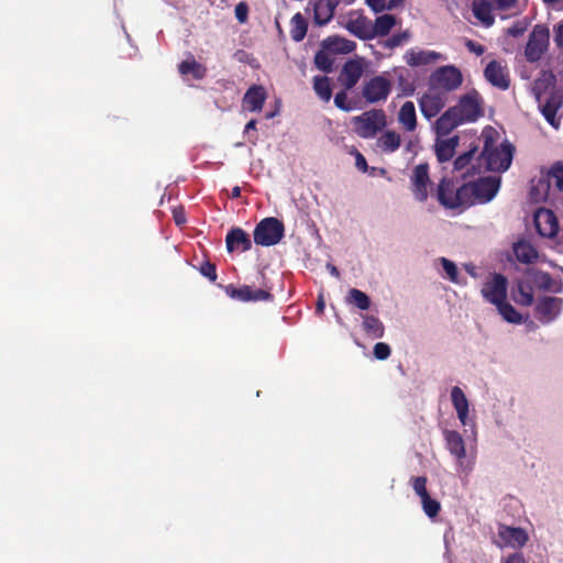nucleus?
Masks as SVG:
<instances>
[{
    "mask_svg": "<svg viewBox=\"0 0 563 563\" xmlns=\"http://www.w3.org/2000/svg\"><path fill=\"white\" fill-rule=\"evenodd\" d=\"M225 246L229 253L234 251L246 252L252 249V241L243 229L236 227L227 233Z\"/></svg>",
    "mask_w": 563,
    "mask_h": 563,
    "instance_id": "nucleus-20",
    "label": "nucleus"
},
{
    "mask_svg": "<svg viewBox=\"0 0 563 563\" xmlns=\"http://www.w3.org/2000/svg\"><path fill=\"white\" fill-rule=\"evenodd\" d=\"M355 166L358 170L363 173H365L368 168L365 157L360 152H356L355 155Z\"/></svg>",
    "mask_w": 563,
    "mask_h": 563,
    "instance_id": "nucleus-59",
    "label": "nucleus"
},
{
    "mask_svg": "<svg viewBox=\"0 0 563 563\" xmlns=\"http://www.w3.org/2000/svg\"><path fill=\"white\" fill-rule=\"evenodd\" d=\"M463 122H475L482 114L479 96L476 91L462 96L453 107Z\"/></svg>",
    "mask_w": 563,
    "mask_h": 563,
    "instance_id": "nucleus-11",
    "label": "nucleus"
},
{
    "mask_svg": "<svg viewBox=\"0 0 563 563\" xmlns=\"http://www.w3.org/2000/svg\"><path fill=\"white\" fill-rule=\"evenodd\" d=\"M550 44V32L544 25L537 24L529 35L525 47V57L529 63L539 62L547 53Z\"/></svg>",
    "mask_w": 563,
    "mask_h": 563,
    "instance_id": "nucleus-7",
    "label": "nucleus"
},
{
    "mask_svg": "<svg viewBox=\"0 0 563 563\" xmlns=\"http://www.w3.org/2000/svg\"><path fill=\"white\" fill-rule=\"evenodd\" d=\"M532 93L547 122L554 129H559L561 121L556 117V113L563 104V95L559 90L552 89L547 100L543 102L544 85L540 81H536Z\"/></svg>",
    "mask_w": 563,
    "mask_h": 563,
    "instance_id": "nucleus-3",
    "label": "nucleus"
},
{
    "mask_svg": "<svg viewBox=\"0 0 563 563\" xmlns=\"http://www.w3.org/2000/svg\"><path fill=\"white\" fill-rule=\"evenodd\" d=\"M451 401L460 422L462 426H466L470 412V402L464 391L459 386H454L451 389Z\"/></svg>",
    "mask_w": 563,
    "mask_h": 563,
    "instance_id": "nucleus-27",
    "label": "nucleus"
},
{
    "mask_svg": "<svg viewBox=\"0 0 563 563\" xmlns=\"http://www.w3.org/2000/svg\"><path fill=\"white\" fill-rule=\"evenodd\" d=\"M463 75L453 65H445L437 68L429 77V87L437 92H451L461 87Z\"/></svg>",
    "mask_w": 563,
    "mask_h": 563,
    "instance_id": "nucleus-4",
    "label": "nucleus"
},
{
    "mask_svg": "<svg viewBox=\"0 0 563 563\" xmlns=\"http://www.w3.org/2000/svg\"><path fill=\"white\" fill-rule=\"evenodd\" d=\"M444 440L446 449L459 460L465 457V444L462 435L454 430H444Z\"/></svg>",
    "mask_w": 563,
    "mask_h": 563,
    "instance_id": "nucleus-30",
    "label": "nucleus"
},
{
    "mask_svg": "<svg viewBox=\"0 0 563 563\" xmlns=\"http://www.w3.org/2000/svg\"><path fill=\"white\" fill-rule=\"evenodd\" d=\"M507 278L503 274L495 273L484 283L481 294L487 302L496 306L507 299Z\"/></svg>",
    "mask_w": 563,
    "mask_h": 563,
    "instance_id": "nucleus-10",
    "label": "nucleus"
},
{
    "mask_svg": "<svg viewBox=\"0 0 563 563\" xmlns=\"http://www.w3.org/2000/svg\"><path fill=\"white\" fill-rule=\"evenodd\" d=\"M313 90L316 95L323 101H330L332 97V88L330 79L327 76H316L313 78Z\"/></svg>",
    "mask_w": 563,
    "mask_h": 563,
    "instance_id": "nucleus-40",
    "label": "nucleus"
},
{
    "mask_svg": "<svg viewBox=\"0 0 563 563\" xmlns=\"http://www.w3.org/2000/svg\"><path fill=\"white\" fill-rule=\"evenodd\" d=\"M173 218L177 225H183L186 223V216L183 208L174 209L173 210Z\"/></svg>",
    "mask_w": 563,
    "mask_h": 563,
    "instance_id": "nucleus-60",
    "label": "nucleus"
},
{
    "mask_svg": "<svg viewBox=\"0 0 563 563\" xmlns=\"http://www.w3.org/2000/svg\"><path fill=\"white\" fill-rule=\"evenodd\" d=\"M537 232L542 238H554L559 232V221L555 213L545 208H539L533 217Z\"/></svg>",
    "mask_w": 563,
    "mask_h": 563,
    "instance_id": "nucleus-13",
    "label": "nucleus"
},
{
    "mask_svg": "<svg viewBox=\"0 0 563 563\" xmlns=\"http://www.w3.org/2000/svg\"><path fill=\"white\" fill-rule=\"evenodd\" d=\"M396 23L397 19L395 15L383 14L377 16L374 23L372 22L373 38L388 35Z\"/></svg>",
    "mask_w": 563,
    "mask_h": 563,
    "instance_id": "nucleus-34",
    "label": "nucleus"
},
{
    "mask_svg": "<svg viewBox=\"0 0 563 563\" xmlns=\"http://www.w3.org/2000/svg\"><path fill=\"white\" fill-rule=\"evenodd\" d=\"M409 36L410 34L408 31L393 34L389 38L385 41L384 47L393 49L397 46H400L404 42H406L409 38Z\"/></svg>",
    "mask_w": 563,
    "mask_h": 563,
    "instance_id": "nucleus-49",
    "label": "nucleus"
},
{
    "mask_svg": "<svg viewBox=\"0 0 563 563\" xmlns=\"http://www.w3.org/2000/svg\"><path fill=\"white\" fill-rule=\"evenodd\" d=\"M354 130L363 139H373L386 124V113L382 109H372L353 118Z\"/></svg>",
    "mask_w": 563,
    "mask_h": 563,
    "instance_id": "nucleus-5",
    "label": "nucleus"
},
{
    "mask_svg": "<svg viewBox=\"0 0 563 563\" xmlns=\"http://www.w3.org/2000/svg\"><path fill=\"white\" fill-rule=\"evenodd\" d=\"M345 29L362 41L373 40L372 21L365 15L349 20L345 24Z\"/></svg>",
    "mask_w": 563,
    "mask_h": 563,
    "instance_id": "nucleus-24",
    "label": "nucleus"
},
{
    "mask_svg": "<svg viewBox=\"0 0 563 563\" xmlns=\"http://www.w3.org/2000/svg\"><path fill=\"white\" fill-rule=\"evenodd\" d=\"M404 1L405 0H389L387 3H385V10H394L398 7H401Z\"/></svg>",
    "mask_w": 563,
    "mask_h": 563,
    "instance_id": "nucleus-62",
    "label": "nucleus"
},
{
    "mask_svg": "<svg viewBox=\"0 0 563 563\" xmlns=\"http://www.w3.org/2000/svg\"><path fill=\"white\" fill-rule=\"evenodd\" d=\"M484 77L492 86L500 90H507L510 86L508 68L499 60H492L486 65Z\"/></svg>",
    "mask_w": 563,
    "mask_h": 563,
    "instance_id": "nucleus-16",
    "label": "nucleus"
},
{
    "mask_svg": "<svg viewBox=\"0 0 563 563\" xmlns=\"http://www.w3.org/2000/svg\"><path fill=\"white\" fill-rule=\"evenodd\" d=\"M314 64L322 71H332L333 60L323 48L316 54Z\"/></svg>",
    "mask_w": 563,
    "mask_h": 563,
    "instance_id": "nucleus-46",
    "label": "nucleus"
},
{
    "mask_svg": "<svg viewBox=\"0 0 563 563\" xmlns=\"http://www.w3.org/2000/svg\"><path fill=\"white\" fill-rule=\"evenodd\" d=\"M472 11L474 16L479 20L485 26H492L495 22L493 15L492 1L488 0H473Z\"/></svg>",
    "mask_w": 563,
    "mask_h": 563,
    "instance_id": "nucleus-29",
    "label": "nucleus"
},
{
    "mask_svg": "<svg viewBox=\"0 0 563 563\" xmlns=\"http://www.w3.org/2000/svg\"><path fill=\"white\" fill-rule=\"evenodd\" d=\"M391 350L387 343L378 342L374 345V355L377 360L384 361L390 356Z\"/></svg>",
    "mask_w": 563,
    "mask_h": 563,
    "instance_id": "nucleus-52",
    "label": "nucleus"
},
{
    "mask_svg": "<svg viewBox=\"0 0 563 563\" xmlns=\"http://www.w3.org/2000/svg\"><path fill=\"white\" fill-rule=\"evenodd\" d=\"M285 234L284 223L274 217L261 220L253 232L254 243L261 246L278 244Z\"/></svg>",
    "mask_w": 563,
    "mask_h": 563,
    "instance_id": "nucleus-6",
    "label": "nucleus"
},
{
    "mask_svg": "<svg viewBox=\"0 0 563 563\" xmlns=\"http://www.w3.org/2000/svg\"><path fill=\"white\" fill-rule=\"evenodd\" d=\"M494 134L493 129L484 131L483 151L476 161L485 164V170L504 173L512 163L515 146L508 141L498 145L497 137Z\"/></svg>",
    "mask_w": 563,
    "mask_h": 563,
    "instance_id": "nucleus-1",
    "label": "nucleus"
},
{
    "mask_svg": "<svg viewBox=\"0 0 563 563\" xmlns=\"http://www.w3.org/2000/svg\"><path fill=\"white\" fill-rule=\"evenodd\" d=\"M363 329L368 336L380 339L384 336L385 328L383 322L375 316H365L363 319Z\"/></svg>",
    "mask_w": 563,
    "mask_h": 563,
    "instance_id": "nucleus-38",
    "label": "nucleus"
},
{
    "mask_svg": "<svg viewBox=\"0 0 563 563\" xmlns=\"http://www.w3.org/2000/svg\"><path fill=\"white\" fill-rule=\"evenodd\" d=\"M496 308L507 322L516 324L521 323L522 316L506 300L501 301V303H497Z\"/></svg>",
    "mask_w": 563,
    "mask_h": 563,
    "instance_id": "nucleus-43",
    "label": "nucleus"
},
{
    "mask_svg": "<svg viewBox=\"0 0 563 563\" xmlns=\"http://www.w3.org/2000/svg\"><path fill=\"white\" fill-rule=\"evenodd\" d=\"M363 73L364 65L362 60L350 59L343 65L339 79L344 86L345 90H350L355 87Z\"/></svg>",
    "mask_w": 563,
    "mask_h": 563,
    "instance_id": "nucleus-19",
    "label": "nucleus"
},
{
    "mask_svg": "<svg viewBox=\"0 0 563 563\" xmlns=\"http://www.w3.org/2000/svg\"><path fill=\"white\" fill-rule=\"evenodd\" d=\"M308 30V23L303 15L298 12L290 20V36L295 42H301Z\"/></svg>",
    "mask_w": 563,
    "mask_h": 563,
    "instance_id": "nucleus-37",
    "label": "nucleus"
},
{
    "mask_svg": "<svg viewBox=\"0 0 563 563\" xmlns=\"http://www.w3.org/2000/svg\"><path fill=\"white\" fill-rule=\"evenodd\" d=\"M404 58L409 66L419 67L434 64L437 60L442 59L443 56L434 51L411 48L405 53Z\"/></svg>",
    "mask_w": 563,
    "mask_h": 563,
    "instance_id": "nucleus-23",
    "label": "nucleus"
},
{
    "mask_svg": "<svg viewBox=\"0 0 563 563\" xmlns=\"http://www.w3.org/2000/svg\"><path fill=\"white\" fill-rule=\"evenodd\" d=\"M257 121L255 119L250 120L244 126V133H249L250 131H256Z\"/></svg>",
    "mask_w": 563,
    "mask_h": 563,
    "instance_id": "nucleus-63",
    "label": "nucleus"
},
{
    "mask_svg": "<svg viewBox=\"0 0 563 563\" xmlns=\"http://www.w3.org/2000/svg\"><path fill=\"white\" fill-rule=\"evenodd\" d=\"M437 199L441 206L446 209L467 208L470 200H466V195L462 194V186L455 187L452 179L442 178L438 185Z\"/></svg>",
    "mask_w": 563,
    "mask_h": 563,
    "instance_id": "nucleus-8",
    "label": "nucleus"
},
{
    "mask_svg": "<svg viewBox=\"0 0 563 563\" xmlns=\"http://www.w3.org/2000/svg\"><path fill=\"white\" fill-rule=\"evenodd\" d=\"M441 264H442V267H443L444 272L446 273L449 279L452 283L459 284V279H457L459 271H457L456 265L452 261H450L445 257L441 258Z\"/></svg>",
    "mask_w": 563,
    "mask_h": 563,
    "instance_id": "nucleus-50",
    "label": "nucleus"
},
{
    "mask_svg": "<svg viewBox=\"0 0 563 563\" xmlns=\"http://www.w3.org/2000/svg\"><path fill=\"white\" fill-rule=\"evenodd\" d=\"M514 253L516 258L522 264H532L538 258V251L528 241H519L514 244Z\"/></svg>",
    "mask_w": 563,
    "mask_h": 563,
    "instance_id": "nucleus-31",
    "label": "nucleus"
},
{
    "mask_svg": "<svg viewBox=\"0 0 563 563\" xmlns=\"http://www.w3.org/2000/svg\"><path fill=\"white\" fill-rule=\"evenodd\" d=\"M313 8V22L319 26L328 24L339 4L336 0H318L310 2Z\"/></svg>",
    "mask_w": 563,
    "mask_h": 563,
    "instance_id": "nucleus-22",
    "label": "nucleus"
},
{
    "mask_svg": "<svg viewBox=\"0 0 563 563\" xmlns=\"http://www.w3.org/2000/svg\"><path fill=\"white\" fill-rule=\"evenodd\" d=\"M538 286L540 289L556 294L563 291L562 280H555L549 273H541L538 278Z\"/></svg>",
    "mask_w": 563,
    "mask_h": 563,
    "instance_id": "nucleus-44",
    "label": "nucleus"
},
{
    "mask_svg": "<svg viewBox=\"0 0 563 563\" xmlns=\"http://www.w3.org/2000/svg\"><path fill=\"white\" fill-rule=\"evenodd\" d=\"M411 190L415 198L424 202L428 199V186L430 185L429 166L427 163L417 165L411 175Z\"/></svg>",
    "mask_w": 563,
    "mask_h": 563,
    "instance_id": "nucleus-15",
    "label": "nucleus"
},
{
    "mask_svg": "<svg viewBox=\"0 0 563 563\" xmlns=\"http://www.w3.org/2000/svg\"><path fill=\"white\" fill-rule=\"evenodd\" d=\"M366 3L375 13L385 10V0H366Z\"/></svg>",
    "mask_w": 563,
    "mask_h": 563,
    "instance_id": "nucleus-58",
    "label": "nucleus"
},
{
    "mask_svg": "<svg viewBox=\"0 0 563 563\" xmlns=\"http://www.w3.org/2000/svg\"><path fill=\"white\" fill-rule=\"evenodd\" d=\"M499 536L511 547H522L528 541V534L521 528L503 527L499 531Z\"/></svg>",
    "mask_w": 563,
    "mask_h": 563,
    "instance_id": "nucleus-33",
    "label": "nucleus"
},
{
    "mask_svg": "<svg viewBox=\"0 0 563 563\" xmlns=\"http://www.w3.org/2000/svg\"><path fill=\"white\" fill-rule=\"evenodd\" d=\"M500 187V178L496 176L479 177L462 185V194L470 200L467 208L476 203H487L494 199Z\"/></svg>",
    "mask_w": 563,
    "mask_h": 563,
    "instance_id": "nucleus-2",
    "label": "nucleus"
},
{
    "mask_svg": "<svg viewBox=\"0 0 563 563\" xmlns=\"http://www.w3.org/2000/svg\"><path fill=\"white\" fill-rule=\"evenodd\" d=\"M377 143L383 152L393 153L399 148L401 139L397 132L388 130L380 135Z\"/></svg>",
    "mask_w": 563,
    "mask_h": 563,
    "instance_id": "nucleus-36",
    "label": "nucleus"
},
{
    "mask_svg": "<svg viewBox=\"0 0 563 563\" xmlns=\"http://www.w3.org/2000/svg\"><path fill=\"white\" fill-rule=\"evenodd\" d=\"M527 22L517 21L508 29V34L512 37H519L527 31Z\"/></svg>",
    "mask_w": 563,
    "mask_h": 563,
    "instance_id": "nucleus-54",
    "label": "nucleus"
},
{
    "mask_svg": "<svg viewBox=\"0 0 563 563\" xmlns=\"http://www.w3.org/2000/svg\"><path fill=\"white\" fill-rule=\"evenodd\" d=\"M459 146V136L454 135L445 140H438L434 148L435 155L440 163L449 162L453 158L456 147Z\"/></svg>",
    "mask_w": 563,
    "mask_h": 563,
    "instance_id": "nucleus-28",
    "label": "nucleus"
},
{
    "mask_svg": "<svg viewBox=\"0 0 563 563\" xmlns=\"http://www.w3.org/2000/svg\"><path fill=\"white\" fill-rule=\"evenodd\" d=\"M421 505L424 514L429 518L437 517L441 510V504L437 499L431 498L430 495L421 499Z\"/></svg>",
    "mask_w": 563,
    "mask_h": 563,
    "instance_id": "nucleus-45",
    "label": "nucleus"
},
{
    "mask_svg": "<svg viewBox=\"0 0 563 563\" xmlns=\"http://www.w3.org/2000/svg\"><path fill=\"white\" fill-rule=\"evenodd\" d=\"M554 42L559 48H563V21L554 27Z\"/></svg>",
    "mask_w": 563,
    "mask_h": 563,
    "instance_id": "nucleus-57",
    "label": "nucleus"
},
{
    "mask_svg": "<svg viewBox=\"0 0 563 563\" xmlns=\"http://www.w3.org/2000/svg\"><path fill=\"white\" fill-rule=\"evenodd\" d=\"M545 4L563 9V0H542Z\"/></svg>",
    "mask_w": 563,
    "mask_h": 563,
    "instance_id": "nucleus-64",
    "label": "nucleus"
},
{
    "mask_svg": "<svg viewBox=\"0 0 563 563\" xmlns=\"http://www.w3.org/2000/svg\"><path fill=\"white\" fill-rule=\"evenodd\" d=\"M346 301L361 310H367L371 306L369 297L364 291L356 288L349 290Z\"/></svg>",
    "mask_w": 563,
    "mask_h": 563,
    "instance_id": "nucleus-41",
    "label": "nucleus"
},
{
    "mask_svg": "<svg viewBox=\"0 0 563 563\" xmlns=\"http://www.w3.org/2000/svg\"><path fill=\"white\" fill-rule=\"evenodd\" d=\"M178 71L181 75L190 74L194 79L201 80L207 75V68L202 64L198 63L194 57L191 59L183 60L178 65Z\"/></svg>",
    "mask_w": 563,
    "mask_h": 563,
    "instance_id": "nucleus-35",
    "label": "nucleus"
},
{
    "mask_svg": "<svg viewBox=\"0 0 563 563\" xmlns=\"http://www.w3.org/2000/svg\"><path fill=\"white\" fill-rule=\"evenodd\" d=\"M427 477L426 476H417L411 478V485L415 493L420 497V499L430 495L427 490Z\"/></svg>",
    "mask_w": 563,
    "mask_h": 563,
    "instance_id": "nucleus-48",
    "label": "nucleus"
},
{
    "mask_svg": "<svg viewBox=\"0 0 563 563\" xmlns=\"http://www.w3.org/2000/svg\"><path fill=\"white\" fill-rule=\"evenodd\" d=\"M398 122L408 132H412L417 128L416 108L412 101H406L398 112Z\"/></svg>",
    "mask_w": 563,
    "mask_h": 563,
    "instance_id": "nucleus-32",
    "label": "nucleus"
},
{
    "mask_svg": "<svg viewBox=\"0 0 563 563\" xmlns=\"http://www.w3.org/2000/svg\"><path fill=\"white\" fill-rule=\"evenodd\" d=\"M465 47L471 53H474L476 56H482L485 53V47L482 44H479L473 40H466Z\"/></svg>",
    "mask_w": 563,
    "mask_h": 563,
    "instance_id": "nucleus-55",
    "label": "nucleus"
},
{
    "mask_svg": "<svg viewBox=\"0 0 563 563\" xmlns=\"http://www.w3.org/2000/svg\"><path fill=\"white\" fill-rule=\"evenodd\" d=\"M334 104L339 109L346 112L353 109L351 102L347 100V95L345 90H342L334 96Z\"/></svg>",
    "mask_w": 563,
    "mask_h": 563,
    "instance_id": "nucleus-51",
    "label": "nucleus"
},
{
    "mask_svg": "<svg viewBox=\"0 0 563 563\" xmlns=\"http://www.w3.org/2000/svg\"><path fill=\"white\" fill-rule=\"evenodd\" d=\"M267 93L263 86L253 85L244 93L242 107L250 112H257L263 109Z\"/></svg>",
    "mask_w": 563,
    "mask_h": 563,
    "instance_id": "nucleus-21",
    "label": "nucleus"
},
{
    "mask_svg": "<svg viewBox=\"0 0 563 563\" xmlns=\"http://www.w3.org/2000/svg\"><path fill=\"white\" fill-rule=\"evenodd\" d=\"M498 10L506 11L515 8L518 0H490Z\"/></svg>",
    "mask_w": 563,
    "mask_h": 563,
    "instance_id": "nucleus-56",
    "label": "nucleus"
},
{
    "mask_svg": "<svg viewBox=\"0 0 563 563\" xmlns=\"http://www.w3.org/2000/svg\"><path fill=\"white\" fill-rule=\"evenodd\" d=\"M563 299L559 297L543 296L537 300L536 314L541 322L553 321L562 311Z\"/></svg>",
    "mask_w": 563,
    "mask_h": 563,
    "instance_id": "nucleus-14",
    "label": "nucleus"
},
{
    "mask_svg": "<svg viewBox=\"0 0 563 563\" xmlns=\"http://www.w3.org/2000/svg\"><path fill=\"white\" fill-rule=\"evenodd\" d=\"M321 46L324 51L333 54H349L355 51L356 43L339 35H332L324 38Z\"/></svg>",
    "mask_w": 563,
    "mask_h": 563,
    "instance_id": "nucleus-25",
    "label": "nucleus"
},
{
    "mask_svg": "<svg viewBox=\"0 0 563 563\" xmlns=\"http://www.w3.org/2000/svg\"><path fill=\"white\" fill-rule=\"evenodd\" d=\"M225 294L235 300L247 301H267L273 299V295L264 289L253 288L249 285L235 287L232 284L224 286Z\"/></svg>",
    "mask_w": 563,
    "mask_h": 563,
    "instance_id": "nucleus-12",
    "label": "nucleus"
},
{
    "mask_svg": "<svg viewBox=\"0 0 563 563\" xmlns=\"http://www.w3.org/2000/svg\"><path fill=\"white\" fill-rule=\"evenodd\" d=\"M199 273L208 278L211 283H214L217 280V266L216 264L211 263L210 261H203L199 267Z\"/></svg>",
    "mask_w": 563,
    "mask_h": 563,
    "instance_id": "nucleus-47",
    "label": "nucleus"
},
{
    "mask_svg": "<svg viewBox=\"0 0 563 563\" xmlns=\"http://www.w3.org/2000/svg\"><path fill=\"white\" fill-rule=\"evenodd\" d=\"M235 18L240 23H245L249 18V5L246 2L241 1L234 9Z\"/></svg>",
    "mask_w": 563,
    "mask_h": 563,
    "instance_id": "nucleus-53",
    "label": "nucleus"
},
{
    "mask_svg": "<svg viewBox=\"0 0 563 563\" xmlns=\"http://www.w3.org/2000/svg\"><path fill=\"white\" fill-rule=\"evenodd\" d=\"M549 186L553 185L563 192V162H555L547 174Z\"/></svg>",
    "mask_w": 563,
    "mask_h": 563,
    "instance_id": "nucleus-42",
    "label": "nucleus"
},
{
    "mask_svg": "<svg viewBox=\"0 0 563 563\" xmlns=\"http://www.w3.org/2000/svg\"><path fill=\"white\" fill-rule=\"evenodd\" d=\"M391 81L384 76H374L363 86V98L368 103L385 101L391 92Z\"/></svg>",
    "mask_w": 563,
    "mask_h": 563,
    "instance_id": "nucleus-9",
    "label": "nucleus"
},
{
    "mask_svg": "<svg viewBox=\"0 0 563 563\" xmlns=\"http://www.w3.org/2000/svg\"><path fill=\"white\" fill-rule=\"evenodd\" d=\"M505 563H528L521 553L510 554Z\"/></svg>",
    "mask_w": 563,
    "mask_h": 563,
    "instance_id": "nucleus-61",
    "label": "nucleus"
},
{
    "mask_svg": "<svg viewBox=\"0 0 563 563\" xmlns=\"http://www.w3.org/2000/svg\"><path fill=\"white\" fill-rule=\"evenodd\" d=\"M515 301L520 306H531L534 301L533 290L529 283L518 282L517 292L514 295Z\"/></svg>",
    "mask_w": 563,
    "mask_h": 563,
    "instance_id": "nucleus-39",
    "label": "nucleus"
},
{
    "mask_svg": "<svg viewBox=\"0 0 563 563\" xmlns=\"http://www.w3.org/2000/svg\"><path fill=\"white\" fill-rule=\"evenodd\" d=\"M445 104L446 99L440 92H428L419 99L420 111L428 120L437 117Z\"/></svg>",
    "mask_w": 563,
    "mask_h": 563,
    "instance_id": "nucleus-18",
    "label": "nucleus"
},
{
    "mask_svg": "<svg viewBox=\"0 0 563 563\" xmlns=\"http://www.w3.org/2000/svg\"><path fill=\"white\" fill-rule=\"evenodd\" d=\"M477 148V146L471 147L467 152L459 155L454 161V170L462 172L461 176L463 179L482 173V162L477 161V164L473 163Z\"/></svg>",
    "mask_w": 563,
    "mask_h": 563,
    "instance_id": "nucleus-17",
    "label": "nucleus"
},
{
    "mask_svg": "<svg viewBox=\"0 0 563 563\" xmlns=\"http://www.w3.org/2000/svg\"><path fill=\"white\" fill-rule=\"evenodd\" d=\"M462 123L464 122L461 117L456 113V110L451 107L435 121L434 128L438 135H448Z\"/></svg>",
    "mask_w": 563,
    "mask_h": 563,
    "instance_id": "nucleus-26",
    "label": "nucleus"
}]
</instances>
